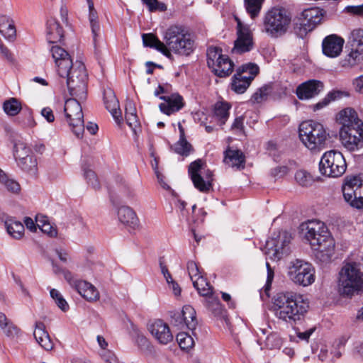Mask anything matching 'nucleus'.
<instances>
[{
  "mask_svg": "<svg viewBox=\"0 0 363 363\" xmlns=\"http://www.w3.org/2000/svg\"><path fill=\"white\" fill-rule=\"evenodd\" d=\"M308 308V299L294 291L278 293L272 300L271 311L275 318L290 325L302 320Z\"/></svg>",
  "mask_w": 363,
  "mask_h": 363,
  "instance_id": "obj_1",
  "label": "nucleus"
},
{
  "mask_svg": "<svg viewBox=\"0 0 363 363\" xmlns=\"http://www.w3.org/2000/svg\"><path fill=\"white\" fill-rule=\"evenodd\" d=\"M305 240L311 245L317 259L330 261L335 252V240L325 224L317 220H308L301 225Z\"/></svg>",
  "mask_w": 363,
  "mask_h": 363,
  "instance_id": "obj_2",
  "label": "nucleus"
},
{
  "mask_svg": "<svg viewBox=\"0 0 363 363\" xmlns=\"http://www.w3.org/2000/svg\"><path fill=\"white\" fill-rule=\"evenodd\" d=\"M169 52L179 56H189L196 48L195 40L184 26L172 25L164 32V38Z\"/></svg>",
  "mask_w": 363,
  "mask_h": 363,
  "instance_id": "obj_3",
  "label": "nucleus"
},
{
  "mask_svg": "<svg viewBox=\"0 0 363 363\" xmlns=\"http://www.w3.org/2000/svg\"><path fill=\"white\" fill-rule=\"evenodd\" d=\"M363 289V272L356 262H345L337 277V291L344 298L358 295Z\"/></svg>",
  "mask_w": 363,
  "mask_h": 363,
  "instance_id": "obj_4",
  "label": "nucleus"
},
{
  "mask_svg": "<svg viewBox=\"0 0 363 363\" xmlns=\"http://www.w3.org/2000/svg\"><path fill=\"white\" fill-rule=\"evenodd\" d=\"M292 22L291 13L285 7L276 6L270 8L262 18V31L271 38L284 35Z\"/></svg>",
  "mask_w": 363,
  "mask_h": 363,
  "instance_id": "obj_5",
  "label": "nucleus"
},
{
  "mask_svg": "<svg viewBox=\"0 0 363 363\" xmlns=\"http://www.w3.org/2000/svg\"><path fill=\"white\" fill-rule=\"evenodd\" d=\"M325 128L313 121L302 122L299 125V137L308 149L313 150L322 147L328 137Z\"/></svg>",
  "mask_w": 363,
  "mask_h": 363,
  "instance_id": "obj_6",
  "label": "nucleus"
},
{
  "mask_svg": "<svg viewBox=\"0 0 363 363\" xmlns=\"http://www.w3.org/2000/svg\"><path fill=\"white\" fill-rule=\"evenodd\" d=\"M66 78L69 94L81 100H85L88 75L84 65L82 62L77 61Z\"/></svg>",
  "mask_w": 363,
  "mask_h": 363,
  "instance_id": "obj_7",
  "label": "nucleus"
},
{
  "mask_svg": "<svg viewBox=\"0 0 363 363\" xmlns=\"http://www.w3.org/2000/svg\"><path fill=\"white\" fill-rule=\"evenodd\" d=\"M324 14V11L318 7L304 9L294 19L295 32L298 36L303 38L321 22Z\"/></svg>",
  "mask_w": 363,
  "mask_h": 363,
  "instance_id": "obj_8",
  "label": "nucleus"
},
{
  "mask_svg": "<svg viewBox=\"0 0 363 363\" xmlns=\"http://www.w3.org/2000/svg\"><path fill=\"white\" fill-rule=\"evenodd\" d=\"M324 14V11L318 7L304 9L294 19L295 32L298 36L303 38L321 22Z\"/></svg>",
  "mask_w": 363,
  "mask_h": 363,
  "instance_id": "obj_9",
  "label": "nucleus"
},
{
  "mask_svg": "<svg viewBox=\"0 0 363 363\" xmlns=\"http://www.w3.org/2000/svg\"><path fill=\"white\" fill-rule=\"evenodd\" d=\"M315 268L311 263L296 259L290 262L287 274L295 284L306 287L315 282Z\"/></svg>",
  "mask_w": 363,
  "mask_h": 363,
  "instance_id": "obj_10",
  "label": "nucleus"
},
{
  "mask_svg": "<svg viewBox=\"0 0 363 363\" xmlns=\"http://www.w3.org/2000/svg\"><path fill=\"white\" fill-rule=\"evenodd\" d=\"M66 100L64 111L69 125L72 132L78 138H82L84 131V115L82 108L77 97Z\"/></svg>",
  "mask_w": 363,
  "mask_h": 363,
  "instance_id": "obj_11",
  "label": "nucleus"
},
{
  "mask_svg": "<svg viewBox=\"0 0 363 363\" xmlns=\"http://www.w3.org/2000/svg\"><path fill=\"white\" fill-rule=\"evenodd\" d=\"M319 169L323 175L338 177L346 170V163L341 152L332 150L325 152L320 162Z\"/></svg>",
  "mask_w": 363,
  "mask_h": 363,
  "instance_id": "obj_12",
  "label": "nucleus"
},
{
  "mask_svg": "<svg viewBox=\"0 0 363 363\" xmlns=\"http://www.w3.org/2000/svg\"><path fill=\"white\" fill-rule=\"evenodd\" d=\"M258 72L259 67L256 64L242 65L232 78L231 89L237 94H243Z\"/></svg>",
  "mask_w": 363,
  "mask_h": 363,
  "instance_id": "obj_13",
  "label": "nucleus"
},
{
  "mask_svg": "<svg viewBox=\"0 0 363 363\" xmlns=\"http://www.w3.org/2000/svg\"><path fill=\"white\" fill-rule=\"evenodd\" d=\"M14 156L18 166L27 174L35 176L38 172L37 159L30 147L18 142L14 146Z\"/></svg>",
  "mask_w": 363,
  "mask_h": 363,
  "instance_id": "obj_14",
  "label": "nucleus"
},
{
  "mask_svg": "<svg viewBox=\"0 0 363 363\" xmlns=\"http://www.w3.org/2000/svg\"><path fill=\"white\" fill-rule=\"evenodd\" d=\"M235 20L237 38L234 42L232 53L241 55L253 49V33L248 25L243 24L238 18H235Z\"/></svg>",
  "mask_w": 363,
  "mask_h": 363,
  "instance_id": "obj_15",
  "label": "nucleus"
},
{
  "mask_svg": "<svg viewBox=\"0 0 363 363\" xmlns=\"http://www.w3.org/2000/svg\"><path fill=\"white\" fill-rule=\"evenodd\" d=\"M291 234L286 231H280L278 235L270 238L266 243L269 253H272L274 259H280L290 252Z\"/></svg>",
  "mask_w": 363,
  "mask_h": 363,
  "instance_id": "obj_16",
  "label": "nucleus"
},
{
  "mask_svg": "<svg viewBox=\"0 0 363 363\" xmlns=\"http://www.w3.org/2000/svg\"><path fill=\"white\" fill-rule=\"evenodd\" d=\"M64 277L70 286L88 301L93 302L99 300V292L91 283L75 278L69 271L64 272Z\"/></svg>",
  "mask_w": 363,
  "mask_h": 363,
  "instance_id": "obj_17",
  "label": "nucleus"
},
{
  "mask_svg": "<svg viewBox=\"0 0 363 363\" xmlns=\"http://www.w3.org/2000/svg\"><path fill=\"white\" fill-rule=\"evenodd\" d=\"M340 137L343 146L350 151L363 147V123L353 128H341Z\"/></svg>",
  "mask_w": 363,
  "mask_h": 363,
  "instance_id": "obj_18",
  "label": "nucleus"
},
{
  "mask_svg": "<svg viewBox=\"0 0 363 363\" xmlns=\"http://www.w3.org/2000/svg\"><path fill=\"white\" fill-rule=\"evenodd\" d=\"M118 222L126 228L135 230L139 225V219L134 210L126 206H114Z\"/></svg>",
  "mask_w": 363,
  "mask_h": 363,
  "instance_id": "obj_19",
  "label": "nucleus"
},
{
  "mask_svg": "<svg viewBox=\"0 0 363 363\" xmlns=\"http://www.w3.org/2000/svg\"><path fill=\"white\" fill-rule=\"evenodd\" d=\"M148 330L160 344L167 345L173 340L169 325L162 320H155L149 325Z\"/></svg>",
  "mask_w": 363,
  "mask_h": 363,
  "instance_id": "obj_20",
  "label": "nucleus"
},
{
  "mask_svg": "<svg viewBox=\"0 0 363 363\" xmlns=\"http://www.w3.org/2000/svg\"><path fill=\"white\" fill-rule=\"evenodd\" d=\"M323 84L320 81L311 79L298 85L296 90V94L301 100L309 99L318 95L323 89Z\"/></svg>",
  "mask_w": 363,
  "mask_h": 363,
  "instance_id": "obj_21",
  "label": "nucleus"
},
{
  "mask_svg": "<svg viewBox=\"0 0 363 363\" xmlns=\"http://www.w3.org/2000/svg\"><path fill=\"white\" fill-rule=\"evenodd\" d=\"M344 43V39L337 35H328L322 43L323 54L329 57L339 56L342 50Z\"/></svg>",
  "mask_w": 363,
  "mask_h": 363,
  "instance_id": "obj_22",
  "label": "nucleus"
},
{
  "mask_svg": "<svg viewBox=\"0 0 363 363\" xmlns=\"http://www.w3.org/2000/svg\"><path fill=\"white\" fill-rule=\"evenodd\" d=\"M104 101L106 108L110 112L116 123L118 125H121L123 122V117L119 107V101L112 89H108L104 90Z\"/></svg>",
  "mask_w": 363,
  "mask_h": 363,
  "instance_id": "obj_23",
  "label": "nucleus"
},
{
  "mask_svg": "<svg viewBox=\"0 0 363 363\" xmlns=\"http://www.w3.org/2000/svg\"><path fill=\"white\" fill-rule=\"evenodd\" d=\"M160 99L164 100V102L159 106L160 109L168 116L179 111L184 106L183 99L178 94H174L171 96H162Z\"/></svg>",
  "mask_w": 363,
  "mask_h": 363,
  "instance_id": "obj_24",
  "label": "nucleus"
},
{
  "mask_svg": "<svg viewBox=\"0 0 363 363\" xmlns=\"http://www.w3.org/2000/svg\"><path fill=\"white\" fill-rule=\"evenodd\" d=\"M163 190V195L171 205L174 204L177 211L184 214L186 203L179 198L177 190L172 187L169 183H160Z\"/></svg>",
  "mask_w": 363,
  "mask_h": 363,
  "instance_id": "obj_25",
  "label": "nucleus"
},
{
  "mask_svg": "<svg viewBox=\"0 0 363 363\" xmlns=\"http://www.w3.org/2000/svg\"><path fill=\"white\" fill-rule=\"evenodd\" d=\"M337 120L342 125V128H353L363 123L355 110L352 108H346L340 111Z\"/></svg>",
  "mask_w": 363,
  "mask_h": 363,
  "instance_id": "obj_26",
  "label": "nucleus"
},
{
  "mask_svg": "<svg viewBox=\"0 0 363 363\" xmlns=\"http://www.w3.org/2000/svg\"><path fill=\"white\" fill-rule=\"evenodd\" d=\"M142 39L145 47L155 48L168 58L172 57V54L167 50L166 43L162 42L155 34L143 33Z\"/></svg>",
  "mask_w": 363,
  "mask_h": 363,
  "instance_id": "obj_27",
  "label": "nucleus"
},
{
  "mask_svg": "<svg viewBox=\"0 0 363 363\" xmlns=\"http://www.w3.org/2000/svg\"><path fill=\"white\" fill-rule=\"evenodd\" d=\"M64 38V31L55 18H50L47 21V40L50 43H55Z\"/></svg>",
  "mask_w": 363,
  "mask_h": 363,
  "instance_id": "obj_28",
  "label": "nucleus"
},
{
  "mask_svg": "<svg viewBox=\"0 0 363 363\" xmlns=\"http://www.w3.org/2000/svg\"><path fill=\"white\" fill-rule=\"evenodd\" d=\"M33 335L37 342L45 350H50L52 349V342L51 341L48 332L45 330V327L43 323L37 322L35 323Z\"/></svg>",
  "mask_w": 363,
  "mask_h": 363,
  "instance_id": "obj_29",
  "label": "nucleus"
},
{
  "mask_svg": "<svg viewBox=\"0 0 363 363\" xmlns=\"http://www.w3.org/2000/svg\"><path fill=\"white\" fill-rule=\"evenodd\" d=\"M212 69V72L219 77H226L229 76L234 67L233 61L228 55H223V57L218 61Z\"/></svg>",
  "mask_w": 363,
  "mask_h": 363,
  "instance_id": "obj_30",
  "label": "nucleus"
},
{
  "mask_svg": "<svg viewBox=\"0 0 363 363\" xmlns=\"http://www.w3.org/2000/svg\"><path fill=\"white\" fill-rule=\"evenodd\" d=\"M224 162L232 167L244 168L245 157L242 151L228 149L225 152Z\"/></svg>",
  "mask_w": 363,
  "mask_h": 363,
  "instance_id": "obj_31",
  "label": "nucleus"
},
{
  "mask_svg": "<svg viewBox=\"0 0 363 363\" xmlns=\"http://www.w3.org/2000/svg\"><path fill=\"white\" fill-rule=\"evenodd\" d=\"M5 228L8 234L14 239L19 240L24 235L23 224L13 217H6L4 220Z\"/></svg>",
  "mask_w": 363,
  "mask_h": 363,
  "instance_id": "obj_32",
  "label": "nucleus"
},
{
  "mask_svg": "<svg viewBox=\"0 0 363 363\" xmlns=\"http://www.w3.org/2000/svg\"><path fill=\"white\" fill-rule=\"evenodd\" d=\"M130 334L133 341L135 345H137L140 351L146 352L150 350L151 345L150 342L138 327L133 325Z\"/></svg>",
  "mask_w": 363,
  "mask_h": 363,
  "instance_id": "obj_33",
  "label": "nucleus"
},
{
  "mask_svg": "<svg viewBox=\"0 0 363 363\" xmlns=\"http://www.w3.org/2000/svg\"><path fill=\"white\" fill-rule=\"evenodd\" d=\"M179 315L181 316L180 323H184L190 330H194L196 328L197 325L196 311L192 306L189 305L184 306Z\"/></svg>",
  "mask_w": 363,
  "mask_h": 363,
  "instance_id": "obj_34",
  "label": "nucleus"
},
{
  "mask_svg": "<svg viewBox=\"0 0 363 363\" xmlns=\"http://www.w3.org/2000/svg\"><path fill=\"white\" fill-rule=\"evenodd\" d=\"M0 33L9 40L13 39L16 35L13 21L7 16H0Z\"/></svg>",
  "mask_w": 363,
  "mask_h": 363,
  "instance_id": "obj_35",
  "label": "nucleus"
},
{
  "mask_svg": "<svg viewBox=\"0 0 363 363\" xmlns=\"http://www.w3.org/2000/svg\"><path fill=\"white\" fill-rule=\"evenodd\" d=\"M356 184L357 183H343L342 186L344 199L352 208H354L353 203L362 201L359 199Z\"/></svg>",
  "mask_w": 363,
  "mask_h": 363,
  "instance_id": "obj_36",
  "label": "nucleus"
},
{
  "mask_svg": "<svg viewBox=\"0 0 363 363\" xmlns=\"http://www.w3.org/2000/svg\"><path fill=\"white\" fill-rule=\"evenodd\" d=\"M170 148L174 152L182 157H188L194 150L191 144L186 139H179L176 143L171 145Z\"/></svg>",
  "mask_w": 363,
  "mask_h": 363,
  "instance_id": "obj_37",
  "label": "nucleus"
},
{
  "mask_svg": "<svg viewBox=\"0 0 363 363\" xmlns=\"http://www.w3.org/2000/svg\"><path fill=\"white\" fill-rule=\"evenodd\" d=\"M230 106L226 102H218L214 107V116L222 125L229 117Z\"/></svg>",
  "mask_w": 363,
  "mask_h": 363,
  "instance_id": "obj_38",
  "label": "nucleus"
},
{
  "mask_svg": "<svg viewBox=\"0 0 363 363\" xmlns=\"http://www.w3.org/2000/svg\"><path fill=\"white\" fill-rule=\"evenodd\" d=\"M204 170L201 160H197L189 164V174L192 182H204L202 171Z\"/></svg>",
  "mask_w": 363,
  "mask_h": 363,
  "instance_id": "obj_39",
  "label": "nucleus"
},
{
  "mask_svg": "<svg viewBox=\"0 0 363 363\" xmlns=\"http://www.w3.org/2000/svg\"><path fill=\"white\" fill-rule=\"evenodd\" d=\"M194 287L197 290L199 294L202 296H208L210 295L213 289L210 284L206 281V279L202 277H197L192 282Z\"/></svg>",
  "mask_w": 363,
  "mask_h": 363,
  "instance_id": "obj_40",
  "label": "nucleus"
},
{
  "mask_svg": "<svg viewBox=\"0 0 363 363\" xmlns=\"http://www.w3.org/2000/svg\"><path fill=\"white\" fill-rule=\"evenodd\" d=\"M3 108L5 113L11 116H16L21 110V104L16 98H10L4 102Z\"/></svg>",
  "mask_w": 363,
  "mask_h": 363,
  "instance_id": "obj_41",
  "label": "nucleus"
},
{
  "mask_svg": "<svg viewBox=\"0 0 363 363\" xmlns=\"http://www.w3.org/2000/svg\"><path fill=\"white\" fill-rule=\"evenodd\" d=\"M55 65L57 67V71L58 74L63 78H66L67 76H69L71 69H72L74 65L70 56L65 57L62 61H57V64Z\"/></svg>",
  "mask_w": 363,
  "mask_h": 363,
  "instance_id": "obj_42",
  "label": "nucleus"
},
{
  "mask_svg": "<svg viewBox=\"0 0 363 363\" xmlns=\"http://www.w3.org/2000/svg\"><path fill=\"white\" fill-rule=\"evenodd\" d=\"M264 0H244L247 12L252 18H255L259 14Z\"/></svg>",
  "mask_w": 363,
  "mask_h": 363,
  "instance_id": "obj_43",
  "label": "nucleus"
},
{
  "mask_svg": "<svg viewBox=\"0 0 363 363\" xmlns=\"http://www.w3.org/2000/svg\"><path fill=\"white\" fill-rule=\"evenodd\" d=\"M222 50L218 47H210L207 50V65L210 69L216 66L218 61L223 57Z\"/></svg>",
  "mask_w": 363,
  "mask_h": 363,
  "instance_id": "obj_44",
  "label": "nucleus"
},
{
  "mask_svg": "<svg viewBox=\"0 0 363 363\" xmlns=\"http://www.w3.org/2000/svg\"><path fill=\"white\" fill-rule=\"evenodd\" d=\"M350 42L353 49L363 52V29L358 28L352 30Z\"/></svg>",
  "mask_w": 363,
  "mask_h": 363,
  "instance_id": "obj_45",
  "label": "nucleus"
},
{
  "mask_svg": "<svg viewBox=\"0 0 363 363\" xmlns=\"http://www.w3.org/2000/svg\"><path fill=\"white\" fill-rule=\"evenodd\" d=\"M283 345V339L277 333L272 332L265 338V346L269 350L279 349Z\"/></svg>",
  "mask_w": 363,
  "mask_h": 363,
  "instance_id": "obj_46",
  "label": "nucleus"
},
{
  "mask_svg": "<svg viewBox=\"0 0 363 363\" xmlns=\"http://www.w3.org/2000/svg\"><path fill=\"white\" fill-rule=\"evenodd\" d=\"M342 95L343 92L340 91H334L329 92L323 99H322L320 101L314 105L313 110L317 111L323 108V107L328 105L330 102L335 99H340L342 96Z\"/></svg>",
  "mask_w": 363,
  "mask_h": 363,
  "instance_id": "obj_47",
  "label": "nucleus"
},
{
  "mask_svg": "<svg viewBox=\"0 0 363 363\" xmlns=\"http://www.w3.org/2000/svg\"><path fill=\"white\" fill-rule=\"evenodd\" d=\"M206 297L205 305L208 310L212 311L215 315H218L221 312V304L218 297L213 294V292Z\"/></svg>",
  "mask_w": 363,
  "mask_h": 363,
  "instance_id": "obj_48",
  "label": "nucleus"
},
{
  "mask_svg": "<svg viewBox=\"0 0 363 363\" xmlns=\"http://www.w3.org/2000/svg\"><path fill=\"white\" fill-rule=\"evenodd\" d=\"M177 341L182 350H189L194 345L193 337L185 332H182L177 334Z\"/></svg>",
  "mask_w": 363,
  "mask_h": 363,
  "instance_id": "obj_49",
  "label": "nucleus"
},
{
  "mask_svg": "<svg viewBox=\"0 0 363 363\" xmlns=\"http://www.w3.org/2000/svg\"><path fill=\"white\" fill-rule=\"evenodd\" d=\"M50 296L55 301L56 305L64 312H66L69 309V304L67 301L64 298L61 293L55 289H51L50 291Z\"/></svg>",
  "mask_w": 363,
  "mask_h": 363,
  "instance_id": "obj_50",
  "label": "nucleus"
},
{
  "mask_svg": "<svg viewBox=\"0 0 363 363\" xmlns=\"http://www.w3.org/2000/svg\"><path fill=\"white\" fill-rule=\"evenodd\" d=\"M290 172V168L286 165L277 166L272 168L269 171V175L275 180L285 179Z\"/></svg>",
  "mask_w": 363,
  "mask_h": 363,
  "instance_id": "obj_51",
  "label": "nucleus"
},
{
  "mask_svg": "<svg viewBox=\"0 0 363 363\" xmlns=\"http://www.w3.org/2000/svg\"><path fill=\"white\" fill-rule=\"evenodd\" d=\"M106 188L108 190L110 201L113 206H121V191L116 190L115 183H109Z\"/></svg>",
  "mask_w": 363,
  "mask_h": 363,
  "instance_id": "obj_52",
  "label": "nucleus"
},
{
  "mask_svg": "<svg viewBox=\"0 0 363 363\" xmlns=\"http://www.w3.org/2000/svg\"><path fill=\"white\" fill-rule=\"evenodd\" d=\"M363 52L358 50L353 49L342 60L341 63L342 67H352L355 65L359 60L360 55Z\"/></svg>",
  "mask_w": 363,
  "mask_h": 363,
  "instance_id": "obj_53",
  "label": "nucleus"
},
{
  "mask_svg": "<svg viewBox=\"0 0 363 363\" xmlns=\"http://www.w3.org/2000/svg\"><path fill=\"white\" fill-rule=\"evenodd\" d=\"M90 26L91 29V33L93 35V43L96 51L98 50V47L100 44V40L101 39V30L100 28V25L98 21H94L90 23Z\"/></svg>",
  "mask_w": 363,
  "mask_h": 363,
  "instance_id": "obj_54",
  "label": "nucleus"
},
{
  "mask_svg": "<svg viewBox=\"0 0 363 363\" xmlns=\"http://www.w3.org/2000/svg\"><path fill=\"white\" fill-rule=\"evenodd\" d=\"M50 51L55 64H57V61H62L65 57L69 56L65 49L57 45L52 46Z\"/></svg>",
  "mask_w": 363,
  "mask_h": 363,
  "instance_id": "obj_55",
  "label": "nucleus"
},
{
  "mask_svg": "<svg viewBox=\"0 0 363 363\" xmlns=\"http://www.w3.org/2000/svg\"><path fill=\"white\" fill-rule=\"evenodd\" d=\"M187 271L189 273V276L192 281L195 280L197 277H202L201 272L197 265V264L194 261H189L186 264Z\"/></svg>",
  "mask_w": 363,
  "mask_h": 363,
  "instance_id": "obj_56",
  "label": "nucleus"
},
{
  "mask_svg": "<svg viewBox=\"0 0 363 363\" xmlns=\"http://www.w3.org/2000/svg\"><path fill=\"white\" fill-rule=\"evenodd\" d=\"M269 94V89L267 86H262L252 96L254 103H261L267 99Z\"/></svg>",
  "mask_w": 363,
  "mask_h": 363,
  "instance_id": "obj_57",
  "label": "nucleus"
},
{
  "mask_svg": "<svg viewBox=\"0 0 363 363\" xmlns=\"http://www.w3.org/2000/svg\"><path fill=\"white\" fill-rule=\"evenodd\" d=\"M5 335L11 338L18 337L21 332L20 329L13 323L11 322L5 328H1Z\"/></svg>",
  "mask_w": 363,
  "mask_h": 363,
  "instance_id": "obj_58",
  "label": "nucleus"
},
{
  "mask_svg": "<svg viewBox=\"0 0 363 363\" xmlns=\"http://www.w3.org/2000/svg\"><path fill=\"white\" fill-rule=\"evenodd\" d=\"M142 1L148 7L149 11L151 12L166 10L165 4L159 3L157 0H142Z\"/></svg>",
  "mask_w": 363,
  "mask_h": 363,
  "instance_id": "obj_59",
  "label": "nucleus"
},
{
  "mask_svg": "<svg viewBox=\"0 0 363 363\" xmlns=\"http://www.w3.org/2000/svg\"><path fill=\"white\" fill-rule=\"evenodd\" d=\"M0 184L1 189H4L11 194H18L21 190L19 183H0Z\"/></svg>",
  "mask_w": 363,
  "mask_h": 363,
  "instance_id": "obj_60",
  "label": "nucleus"
},
{
  "mask_svg": "<svg viewBox=\"0 0 363 363\" xmlns=\"http://www.w3.org/2000/svg\"><path fill=\"white\" fill-rule=\"evenodd\" d=\"M296 182H309L311 180L315 181L313 175L305 169L298 170L294 176Z\"/></svg>",
  "mask_w": 363,
  "mask_h": 363,
  "instance_id": "obj_61",
  "label": "nucleus"
},
{
  "mask_svg": "<svg viewBox=\"0 0 363 363\" xmlns=\"http://www.w3.org/2000/svg\"><path fill=\"white\" fill-rule=\"evenodd\" d=\"M266 266H267V277L266 284L264 286V292L266 293V295L267 296H269L268 293L271 289V285H272V281L274 279V271L270 267V265L268 262H266Z\"/></svg>",
  "mask_w": 363,
  "mask_h": 363,
  "instance_id": "obj_62",
  "label": "nucleus"
},
{
  "mask_svg": "<svg viewBox=\"0 0 363 363\" xmlns=\"http://www.w3.org/2000/svg\"><path fill=\"white\" fill-rule=\"evenodd\" d=\"M345 10L347 13L352 16L363 17V4L357 6H347Z\"/></svg>",
  "mask_w": 363,
  "mask_h": 363,
  "instance_id": "obj_63",
  "label": "nucleus"
},
{
  "mask_svg": "<svg viewBox=\"0 0 363 363\" xmlns=\"http://www.w3.org/2000/svg\"><path fill=\"white\" fill-rule=\"evenodd\" d=\"M355 187L357 189L359 199H362V201H360L359 200L353 203L354 208L362 210L363 209V183H359L358 185L356 184Z\"/></svg>",
  "mask_w": 363,
  "mask_h": 363,
  "instance_id": "obj_64",
  "label": "nucleus"
}]
</instances>
